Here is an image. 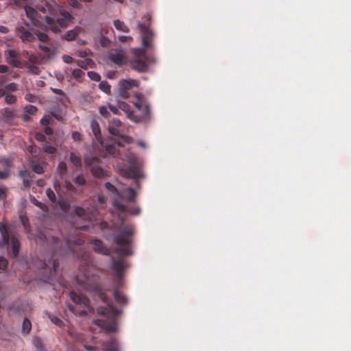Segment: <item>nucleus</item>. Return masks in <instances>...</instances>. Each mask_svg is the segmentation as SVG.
I'll return each mask as SVG.
<instances>
[{
	"instance_id": "obj_1",
	"label": "nucleus",
	"mask_w": 351,
	"mask_h": 351,
	"mask_svg": "<svg viewBox=\"0 0 351 351\" xmlns=\"http://www.w3.org/2000/svg\"><path fill=\"white\" fill-rule=\"evenodd\" d=\"M38 239L40 241L46 240L47 245L50 246L53 252L51 258L49 259L47 263L44 262L43 267L40 269V274L42 276L40 279L45 283H49L48 280L55 275L59 266L58 260L55 258L56 254L64 250L75 252V246H80L84 243V241L79 238L73 240H62L53 236L47 237L42 233L38 236Z\"/></svg>"
},
{
	"instance_id": "obj_2",
	"label": "nucleus",
	"mask_w": 351,
	"mask_h": 351,
	"mask_svg": "<svg viewBox=\"0 0 351 351\" xmlns=\"http://www.w3.org/2000/svg\"><path fill=\"white\" fill-rule=\"evenodd\" d=\"M93 288V297L95 300L98 299L104 302L106 306H99L97 308V313L102 315H108L112 318H117L122 313V311L117 308L112 304L110 296L113 294L115 301L122 306H126L128 304V298L120 292L118 289L112 291L106 290V287H89Z\"/></svg>"
},
{
	"instance_id": "obj_3",
	"label": "nucleus",
	"mask_w": 351,
	"mask_h": 351,
	"mask_svg": "<svg viewBox=\"0 0 351 351\" xmlns=\"http://www.w3.org/2000/svg\"><path fill=\"white\" fill-rule=\"evenodd\" d=\"M117 233L114 234V241L119 248L121 256H130L132 254L131 245L134 235V226L130 223H125L123 221L120 225L114 226Z\"/></svg>"
},
{
	"instance_id": "obj_4",
	"label": "nucleus",
	"mask_w": 351,
	"mask_h": 351,
	"mask_svg": "<svg viewBox=\"0 0 351 351\" xmlns=\"http://www.w3.org/2000/svg\"><path fill=\"white\" fill-rule=\"evenodd\" d=\"M70 296L72 301L80 306V309H77L72 305H69V310L77 315H85L91 311L90 306V300L87 297L82 294H77L74 291L70 292Z\"/></svg>"
},
{
	"instance_id": "obj_5",
	"label": "nucleus",
	"mask_w": 351,
	"mask_h": 351,
	"mask_svg": "<svg viewBox=\"0 0 351 351\" xmlns=\"http://www.w3.org/2000/svg\"><path fill=\"white\" fill-rule=\"evenodd\" d=\"M0 232L1 235V243H0V247L8 245L10 240L13 257L16 258L19 255L21 246L19 240L15 235L12 234L10 236L6 226L3 223H0Z\"/></svg>"
},
{
	"instance_id": "obj_6",
	"label": "nucleus",
	"mask_w": 351,
	"mask_h": 351,
	"mask_svg": "<svg viewBox=\"0 0 351 351\" xmlns=\"http://www.w3.org/2000/svg\"><path fill=\"white\" fill-rule=\"evenodd\" d=\"M62 17L58 18L57 20L49 16L45 17V22L47 27L54 33H58L61 28L66 27L72 19L71 15L66 12L62 13Z\"/></svg>"
},
{
	"instance_id": "obj_7",
	"label": "nucleus",
	"mask_w": 351,
	"mask_h": 351,
	"mask_svg": "<svg viewBox=\"0 0 351 351\" xmlns=\"http://www.w3.org/2000/svg\"><path fill=\"white\" fill-rule=\"evenodd\" d=\"M145 19L144 22L138 24V27L140 29L141 37H142V44L145 47H152V40L154 37L153 32L149 29V25L151 24V16L147 14L143 17Z\"/></svg>"
},
{
	"instance_id": "obj_8",
	"label": "nucleus",
	"mask_w": 351,
	"mask_h": 351,
	"mask_svg": "<svg viewBox=\"0 0 351 351\" xmlns=\"http://www.w3.org/2000/svg\"><path fill=\"white\" fill-rule=\"evenodd\" d=\"M138 82L134 80H122L119 82V95L123 99H127L130 97L128 90L132 87L138 86Z\"/></svg>"
},
{
	"instance_id": "obj_9",
	"label": "nucleus",
	"mask_w": 351,
	"mask_h": 351,
	"mask_svg": "<svg viewBox=\"0 0 351 351\" xmlns=\"http://www.w3.org/2000/svg\"><path fill=\"white\" fill-rule=\"evenodd\" d=\"M31 30H32L33 32L23 26H17L15 28L16 36L24 43L35 41L36 37L34 36V29H31Z\"/></svg>"
},
{
	"instance_id": "obj_10",
	"label": "nucleus",
	"mask_w": 351,
	"mask_h": 351,
	"mask_svg": "<svg viewBox=\"0 0 351 351\" xmlns=\"http://www.w3.org/2000/svg\"><path fill=\"white\" fill-rule=\"evenodd\" d=\"M125 268V264L123 261H117L112 263V269L114 272V278L117 282V285L123 283V271Z\"/></svg>"
},
{
	"instance_id": "obj_11",
	"label": "nucleus",
	"mask_w": 351,
	"mask_h": 351,
	"mask_svg": "<svg viewBox=\"0 0 351 351\" xmlns=\"http://www.w3.org/2000/svg\"><path fill=\"white\" fill-rule=\"evenodd\" d=\"M7 56H6V61L7 62L10 64L13 67L16 68H21L22 66V63L20 60L17 59L18 58V53L14 49H10L5 51Z\"/></svg>"
},
{
	"instance_id": "obj_12",
	"label": "nucleus",
	"mask_w": 351,
	"mask_h": 351,
	"mask_svg": "<svg viewBox=\"0 0 351 351\" xmlns=\"http://www.w3.org/2000/svg\"><path fill=\"white\" fill-rule=\"evenodd\" d=\"M113 204L117 208V209L119 210L121 213H128L130 215H138L141 213V208L138 206H134L128 208L126 206L118 202L117 201H114Z\"/></svg>"
},
{
	"instance_id": "obj_13",
	"label": "nucleus",
	"mask_w": 351,
	"mask_h": 351,
	"mask_svg": "<svg viewBox=\"0 0 351 351\" xmlns=\"http://www.w3.org/2000/svg\"><path fill=\"white\" fill-rule=\"evenodd\" d=\"M136 193L132 188H127L119 192L118 197L121 199H125L129 202H134L136 199Z\"/></svg>"
},
{
	"instance_id": "obj_14",
	"label": "nucleus",
	"mask_w": 351,
	"mask_h": 351,
	"mask_svg": "<svg viewBox=\"0 0 351 351\" xmlns=\"http://www.w3.org/2000/svg\"><path fill=\"white\" fill-rule=\"evenodd\" d=\"M109 59L117 65H122L124 63L125 56L121 51H111L108 56Z\"/></svg>"
},
{
	"instance_id": "obj_15",
	"label": "nucleus",
	"mask_w": 351,
	"mask_h": 351,
	"mask_svg": "<svg viewBox=\"0 0 351 351\" xmlns=\"http://www.w3.org/2000/svg\"><path fill=\"white\" fill-rule=\"evenodd\" d=\"M123 175L128 178H138L141 176V171L136 166H130L127 169L123 171Z\"/></svg>"
},
{
	"instance_id": "obj_16",
	"label": "nucleus",
	"mask_w": 351,
	"mask_h": 351,
	"mask_svg": "<svg viewBox=\"0 0 351 351\" xmlns=\"http://www.w3.org/2000/svg\"><path fill=\"white\" fill-rule=\"evenodd\" d=\"M90 243L93 245V250L95 252L104 255L109 254L108 249L104 245L101 241L95 239L91 241Z\"/></svg>"
},
{
	"instance_id": "obj_17",
	"label": "nucleus",
	"mask_w": 351,
	"mask_h": 351,
	"mask_svg": "<svg viewBox=\"0 0 351 351\" xmlns=\"http://www.w3.org/2000/svg\"><path fill=\"white\" fill-rule=\"evenodd\" d=\"M38 47L40 49L46 53L43 57V59H51L58 53L57 47H49L48 46L40 44L38 45Z\"/></svg>"
},
{
	"instance_id": "obj_18",
	"label": "nucleus",
	"mask_w": 351,
	"mask_h": 351,
	"mask_svg": "<svg viewBox=\"0 0 351 351\" xmlns=\"http://www.w3.org/2000/svg\"><path fill=\"white\" fill-rule=\"evenodd\" d=\"M132 67L138 71H145L147 69V65L144 59L135 58L131 61Z\"/></svg>"
},
{
	"instance_id": "obj_19",
	"label": "nucleus",
	"mask_w": 351,
	"mask_h": 351,
	"mask_svg": "<svg viewBox=\"0 0 351 351\" xmlns=\"http://www.w3.org/2000/svg\"><path fill=\"white\" fill-rule=\"evenodd\" d=\"M103 346L105 351H120L119 344L116 339L104 341Z\"/></svg>"
},
{
	"instance_id": "obj_20",
	"label": "nucleus",
	"mask_w": 351,
	"mask_h": 351,
	"mask_svg": "<svg viewBox=\"0 0 351 351\" xmlns=\"http://www.w3.org/2000/svg\"><path fill=\"white\" fill-rule=\"evenodd\" d=\"M19 176L21 179L23 180V186L25 189H28L31 186L32 184V177L30 176V173L27 171H20L19 173Z\"/></svg>"
},
{
	"instance_id": "obj_21",
	"label": "nucleus",
	"mask_w": 351,
	"mask_h": 351,
	"mask_svg": "<svg viewBox=\"0 0 351 351\" xmlns=\"http://www.w3.org/2000/svg\"><path fill=\"white\" fill-rule=\"evenodd\" d=\"M23 8L27 17L31 20L33 24H35V22L37 21V11L29 5H25Z\"/></svg>"
},
{
	"instance_id": "obj_22",
	"label": "nucleus",
	"mask_w": 351,
	"mask_h": 351,
	"mask_svg": "<svg viewBox=\"0 0 351 351\" xmlns=\"http://www.w3.org/2000/svg\"><path fill=\"white\" fill-rule=\"evenodd\" d=\"M0 112L5 121L13 119L16 117L15 111L10 108H4Z\"/></svg>"
},
{
	"instance_id": "obj_23",
	"label": "nucleus",
	"mask_w": 351,
	"mask_h": 351,
	"mask_svg": "<svg viewBox=\"0 0 351 351\" xmlns=\"http://www.w3.org/2000/svg\"><path fill=\"white\" fill-rule=\"evenodd\" d=\"M138 108L142 112L141 119L144 121H149L151 119V112H150L149 106L147 104H145V105L141 104V105L138 106Z\"/></svg>"
},
{
	"instance_id": "obj_24",
	"label": "nucleus",
	"mask_w": 351,
	"mask_h": 351,
	"mask_svg": "<svg viewBox=\"0 0 351 351\" xmlns=\"http://www.w3.org/2000/svg\"><path fill=\"white\" fill-rule=\"evenodd\" d=\"M13 165V159L8 157L0 158V170H10Z\"/></svg>"
},
{
	"instance_id": "obj_25",
	"label": "nucleus",
	"mask_w": 351,
	"mask_h": 351,
	"mask_svg": "<svg viewBox=\"0 0 351 351\" xmlns=\"http://www.w3.org/2000/svg\"><path fill=\"white\" fill-rule=\"evenodd\" d=\"M90 128L96 140L99 142L101 141L102 139L100 128L97 121L93 120L90 123Z\"/></svg>"
},
{
	"instance_id": "obj_26",
	"label": "nucleus",
	"mask_w": 351,
	"mask_h": 351,
	"mask_svg": "<svg viewBox=\"0 0 351 351\" xmlns=\"http://www.w3.org/2000/svg\"><path fill=\"white\" fill-rule=\"evenodd\" d=\"M82 28L80 27H75L74 29L68 31L63 36V38L67 41L73 40L75 37L81 32Z\"/></svg>"
},
{
	"instance_id": "obj_27",
	"label": "nucleus",
	"mask_w": 351,
	"mask_h": 351,
	"mask_svg": "<svg viewBox=\"0 0 351 351\" xmlns=\"http://www.w3.org/2000/svg\"><path fill=\"white\" fill-rule=\"evenodd\" d=\"M108 131H109L110 134H111L113 136H120L123 140V141L127 143H130L132 141L131 137L128 136H124V135L121 136L119 130L114 126L110 125L108 127Z\"/></svg>"
},
{
	"instance_id": "obj_28",
	"label": "nucleus",
	"mask_w": 351,
	"mask_h": 351,
	"mask_svg": "<svg viewBox=\"0 0 351 351\" xmlns=\"http://www.w3.org/2000/svg\"><path fill=\"white\" fill-rule=\"evenodd\" d=\"M90 171L93 176L98 178H104L106 176L105 171L101 167L97 165H93Z\"/></svg>"
},
{
	"instance_id": "obj_29",
	"label": "nucleus",
	"mask_w": 351,
	"mask_h": 351,
	"mask_svg": "<svg viewBox=\"0 0 351 351\" xmlns=\"http://www.w3.org/2000/svg\"><path fill=\"white\" fill-rule=\"evenodd\" d=\"M76 64L83 69H87L88 66L92 67L94 64L93 61L90 58H85L84 60H76Z\"/></svg>"
},
{
	"instance_id": "obj_30",
	"label": "nucleus",
	"mask_w": 351,
	"mask_h": 351,
	"mask_svg": "<svg viewBox=\"0 0 351 351\" xmlns=\"http://www.w3.org/2000/svg\"><path fill=\"white\" fill-rule=\"evenodd\" d=\"M23 65L26 69H27L29 73L39 75L40 73V69L35 64H32L25 61L24 62Z\"/></svg>"
},
{
	"instance_id": "obj_31",
	"label": "nucleus",
	"mask_w": 351,
	"mask_h": 351,
	"mask_svg": "<svg viewBox=\"0 0 351 351\" xmlns=\"http://www.w3.org/2000/svg\"><path fill=\"white\" fill-rule=\"evenodd\" d=\"M36 36L38 40L42 43H48L50 41V38L47 34L38 29H34V36Z\"/></svg>"
},
{
	"instance_id": "obj_32",
	"label": "nucleus",
	"mask_w": 351,
	"mask_h": 351,
	"mask_svg": "<svg viewBox=\"0 0 351 351\" xmlns=\"http://www.w3.org/2000/svg\"><path fill=\"white\" fill-rule=\"evenodd\" d=\"M69 160L77 168L82 167L81 158L78 156H77L75 153L71 152L70 154Z\"/></svg>"
},
{
	"instance_id": "obj_33",
	"label": "nucleus",
	"mask_w": 351,
	"mask_h": 351,
	"mask_svg": "<svg viewBox=\"0 0 351 351\" xmlns=\"http://www.w3.org/2000/svg\"><path fill=\"white\" fill-rule=\"evenodd\" d=\"M32 330V323L27 318H25L22 324V332L23 335H28Z\"/></svg>"
},
{
	"instance_id": "obj_34",
	"label": "nucleus",
	"mask_w": 351,
	"mask_h": 351,
	"mask_svg": "<svg viewBox=\"0 0 351 351\" xmlns=\"http://www.w3.org/2000/svg\"><path fill=\"white\" fill-rule=\"evenodd\" d=\"M46 314L49 319L51 320V322L57 326L62 327L64 325V322L58 317L53 315L50 313H46Z\"/></svg>"
},
{
	"instance_id": "obj_35",
	"label": "nucleus",
	"mask_w": 351,
	"mask_h": 351,
	"mask_svg": "<svg viewBox=\"0 0 351 351\" xmlns=\"http://www.w3.org/2000/svg\"><path fill=\"white\" fill-rule=\"evenodd\" d=\"M114 25L115 28L119 31H121L123 32H129V28L124 24L123 22L121 21L120 20H115L114 21Z\"/></svg>"
},
{
	"instance_id": "obj_36",
	"label": "nucleus",
	"mask_w": 351,
	"mask_h": 351,
	"mask_svg": "<svg viewBox=\"0 0 351 351\" xmlns=\"http://www.w3.org/2000/svg\"><path fill=\"white\" fill-rule=\"evenodd\" d=\"M33 344L38 351H46L44 344L40 337H34L33 339Z\"/></svg>"
},
{
	"instance_id": "obj_37",
	"label": "nucleus",
	"mask_w": 351,
	"mask_h": 351,
	"mask_svg": "<svg viewBox=\"0 0 351 351\" xmlns=\"http://www.w3.org/2000/svg\"><path fill=\"white\" fill-rule=\"evenodd\" d=\"M99 88L101 90L104 92L105 93L110 94L111 86L106 81H102L99 84Z\"/></svg>"
},
{
	"instance_id": "obj_38",
	"label": "nucleus",
	"mask_w": 351,
	"mask_h": 351,
	"mask_svg": "<svg viewBox=\"0 0 351 351\" xmlns=\"http://www.w3.org/2000/svg\"><path fill=\"white\" fill-rule=\"evenodd\" d=\"M4 99L5 102L8 105L15 104L17 100L16 97L15 95L8 93L6 94V93H5Z\"/></svg>"
},
{
	"instance_id": "obj_39",
	"label": "nucleus",
	"mask_w": 351,
	"mask_h": 351,
	"mask_svg": "<svg viewBox=\"0 0 351 351\" xmlns=\"http://www.w3.org/2000/svg\"><path fill=\"white\" fill-rule=\"evenodd\" d=\"M8 195V188L6 186H0V202L5 201Z\"/></svg>"
},
{
	"instance_id": "obj_40",
	"label": "nucleus",
	"mask_w": 351,
	"mask_h": 351,
	"mask_svg": "<svg viewBox=\"0 0 351 351\" xmlns=\"http://www.w3.org/2000/svg\"><path fill=\"white\" fill-rule=\"evenodd\" d=\"M24 110L25 112L28 114H31V115H34L36 113V112L38 111V108L37 107L34 106H32V105H27L25 108H24Z\"/></svg>"
},
{
	"instance_id": "obj_41",
	"label": "nucleus",
	"mask_w": 351,
	"mask_h": 351,
	"mask_svg": "<svg viewBox=\"0 0 351 351\" xmlns=\"http://www.w3.org/2000/svg\"><path fill=\"white\" fill-rule=\"evenodd\" d=\"M58 171L61 176L65 175L67 171V167L65 162H60L58 165Z\"/></svg>"
},
{
	"instance_id": "obj_42",
	"label": "nucleus",
	"mask_w": 351,
	"mask_h": 351,
	"mask_svg": "<svg viewBox=\"0 0 351 351\" xmlns=\"http://www.w3.org/2000/svg\"><path fill=\"white\" fill-rule=\"evenodd\" d=\"M28 0H10V4L16 8H24Z\"/></svg>"
},
{
	"instance_id": "obj_43",
	"label": "nucleus",
	"mask_w": 351,
	"mask_h": 351,
	"mask_svg": "<svg viewBox=\"0 0 351 351\" xmlns=\"http://www.w3.org/2000/svg\"><path fill=\"white\" fill-rule=\"evenodd\" d=\"M135 58L145 59V51L143 49H136L134 51Z\"/></svg>"
},
{
	"instance_id": "obj_44",
	"label": "nucleus",
	"mask_w": 351,
	"mask_h": 351,
	"mask_svg": "<svg viewBox=\"0 0 351 351\" xmlns=\"http://www.w3.org/2000/svg\"><path fill=\"white\" fill-rule=\"evenodd\" d=\"M58 204L62 211L67 213L69 210L70 204L69 202L65 201H58Z\"/></svg>"
},
{
	"instance_id": "obj_45",
	"label": "nucleus",
	"mask_w": 351,
	"mask_h": 351,
	"mask_svg": "<svg viewBox=\"0 0 351 351\" xmlns=\"http://www.w3.org/2000/svg\"><path fill=\"white\" fill-rule=\"evenodd\" d=\"M87 75L91 80L99 82L101 80L100 75L95 71H88Z\"/></svg>"
},
{
	"instance_id": "obj_46",
	"label": "nucleus",
	"mask_w": 351,
	"mask_h": 351,
	"mask_svg": "<svg viewBox=\"0 0 351 351\" xmlns=\"http://www.w3.org/2000/svg\"><path fill=\"white\" fill-rule=\"evenodd\" d=\"M46 195L51 202L55 203L56 202V197L52 189H47L46 190Z\"/></svg>"
},
{
	"instance_id": "obj_47",
	"label": "nucleus",
	"mask_w": 351,
	"mask_h": 351,
	"mask_svg": "<svg viewBox=\"0 0 351 351\" xmlns=\"http://www.w3.org/2000/svg\"><path fill=\"white\" fill-rule=\"evenodd\" d=\"M105 187L108 191H111L112 193L116 194L117 196L119 195V191H118L117 188L111 183L106 182L105 184Z\"/></svg>"
},
{
	"instance_id": "obj_48",
	"label": "nucleus",
	"mask_w": 351,
	"mask_h": 351,
	"mask_svg": "<svg viewBox=\"0 0 351 351\" xmlns=\"http://www.w3.org/2000/svg\"><path fill=\"white\" fill-rule=\"evenodd\" d=\"M32 169L35 173L38 174H42L44 172L43 167L38 163H32Z\"/></svg>"
},
{
	"instance_id": "obj_49",
	"label": "nucleus",
	"mask_w": 351,
	"mask_h": 351,
	"mask_svg": "<svg viewBox=\"0 0 351 351\" xmlns=\"http://www.w3.org/2000/svg\"><path fill=\"white\" fill-rule=\"evenodd\" d=\"M45 152L47 154H54L56 152V148L51 145L45 144L43 147Z\"/></svg>"
},
{
	"instance_id": "obj_50",
	"label": "nucleus",
	"mask_w": 351,
	"mask_h": 351,
	"mask_svg": "<svg viewBox=\"0 0 351 351\" xmlns=\"http://www.w3.org/2000/svg\"><path fill=\"white\" fill-rule=\"evenodd\" d=\"M75 183L76 184H78L80 186H83L86 184V180L82 174L78 175L74 180Z\"/></svg>"
},
{
	"instance_id": "obj_51",
	"label": "nucleus",
	"mask_w": 351,
	"mask_h": 351,
	"mask_svg": "<svg viewBox=\"0 0 351 351\" xmlns=\"http://www.w3.org/2000/svg\"><path fill=\"white\" fill-rule=\"evenodd\" d=\"M84 75V73L80 69H73L72 71V75L76 80L80 79Z\"/></svg>"
},
{
	"instance_id": "obj_52",
	"label": "nucleus",
	"mask_w": 351,
	"mask_h": 351,
	"mask_svg": "<svg viewBox=\"0 0 351 351\" xmlns=\"http://www.w3.org/2000/svg\"><path fill=\"white\" fill-rule=\"evenodd\" d=\"M105 329L107 332H115L117 330V324L115 322H112L111 323H109L106 325L105 327Z\"/></svg>"
},
{
	"instance_id": "obj_53",
	"label": "nucleus",
	"mask_w": 351,
	"mask_h": 351,
	"mask_svg": "<svg viewBox=\"0 0 351 351\" xmlns=\"http://www.w3.org/2000/svg\"><path fill=\"white\" fill-rule=\"evenodd\" d=\"M17 88L18 85L14 82L10 83L5 86V90H8L9 92H14Z\"/></svg>"
},
{
	"instance_id": "obj_54",
	"label": "nucleus",
	"mask_w": 351,
	"mask_h": 351,
	"mask_svg": "<svg viewBox=\"0 0 351 351\" xmlns=\"http://www.w3.org/2000/svg\"><path fill=\"white\" fill-rule=\"evenodd\" d=\"M11 176L10 170L2 171L0 170V180H4L8 179Z\"/></svg>"
},
{
	"instance_id": "obj_55",
	"label": "nucleus",
	"mask_w": 351,
	"mask_h": 351,
	"mask_svg": "<svg viewBox=\"0 0 351 351\" xmlns=\"http://www.w3.org/2000/svg\"><path fill=\"white\" fill-rule=\"evenodd\" d=\"M75 214L79 217H84L85 216L86 210L82 207H76L75 208Z\"/></svg>"
},
{
	"instance_id": "obj_56",
	"label": "nucleus",
	"mask_w": 351,
	"mask_h": 351,
	"mask_svg": "<svg viewBox=\"0 0 351 351\" xmlns=\"http://www.w3.org/2000/svg\"><path fill=\"white\" fill-rule=\"evenodd\" d=\"M51 121V117L49 115H45L40 119V123L43 125H48Z\"/></svg>"
},
{
	"instance_id": "obj_57",
	"label": "nucleus",
	"mask_w": 351,
	"mask_h": 351,
	"mask_svg": "<svg viewBox=\"0 0 351 351\" xmlns=\"http://www.w3.org/2000/svg\"><path fill=\"white\" fill-rule=\"evenodd\" d=\"M8 262L3 256H0V269L5 270L8 267Z\"/></svg>"
},
{
	"instance_id": "obj_58",
	"label": "nucleus",
	"mask_w": 351,
	"mask_h": 351,
	"mask_svg": "<svg viewBox=\"0 0 351 351\" xmlns=\"http://www.w3.org/2000/svg\"><path fill=\"white\" fill-rule=\"evenodd\" d=\"M64 186L66 189V190L69 191H71V192H75L76 191L75 187L72 184L71 182H70L68 180H66L64 182Z\"/></svg>"
},
{
	"instance_id": "obj_59",
	"label": "nucleus",
	"mask_w": 351,
	"mask_h": 351,
	"mask_svg": "<svg viewBox=\"0 0 351 351\" xmlns=\"http://www.w3.org/2000/svg\"><path fill=\"white\" fill-rule=\"evenodd\" d=\"M98 160V158L97 157H85L84 158V162L86 165H92L95 162H97Z\"/></svg>"
},
{
	"instance_id": "obj_60",
	"label": "nucleus",
	"mask_w": 351,
	"mask_h": 351,
	"mask_svg": "<svg viewBox=\"0 0 351 351\" xmlns=\"http://www.w3.org/2000/svg\"><path fill=\"white\" fill-rule=\"evenodd\" d=\"M69 4L70 6L74 8L80 9L82 7L80 3L79 2V0H69Z\"/></svg>"
},
{
	"instance_id": "obj_61",
	"label": "nucleus",
	"mask_w": 351,
	"mask_h": 351,
	"mask_svg": "<svg viewBox=\"0 0 351 351\" xmlns=\"http://www.w3.org/2000/svg\"><path fill=\"white\" fill-rule=\"evenodd\" d=\"M25 99L29 102L34 103L36 101V97L32 93H27L25 95Z\"/></svg>"
},
{
	"instance_id": "obj_62",
	"label": "nucleus",
	"mask_w": 351,
	"mask_h": 351,
	"mask_svg": "<svg viewBox=\"0 0 351 351\" xmlns=\"http://www.w3.org/2000/svg\"><path fill=\"white\" fill-rule=\"evenodd\" d=\"M99 112L103 117L106 118L108 117L110 115V112H108L107 108L105 106H101L99 108Z\"/></svg>"
},
{
	"instance_id": "obj_63",
	"label": "nucleus",
	"mask_w": 351,
	"mask_h": 351,
	"mask_svg": "<svg viewBox=\"0 0 351 351\" xmlns=\"http://www.w3.org/2000/svg\"><path fill=\"white\" fill-rule=\"evenodd\" d=\"M9 312L11 313H21V307L19 306H12L9 307Z\"/></svg>"
},
{
	"instance_id": "obj_64",
	"label": "nucleus",
	"mask_w": 351,
	"mask_h": 351,
	"mask_svg": "<svg viewBox=\"0 0 351 351\" xmlns=\"http://www.w3.org/2000/svg\"><path fill=\"white\" fill-rule=\"evenodd\" d=\"M37 62H38L37 56L36 55L32 53L31 56H29V57L28 58L27 62H29L32 64H35Z\"/></svg>"
}]
</instances>
